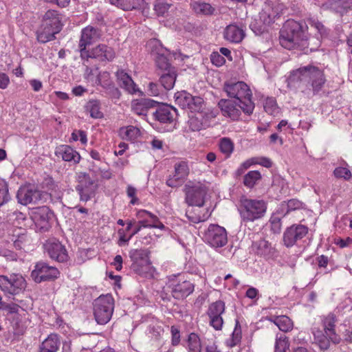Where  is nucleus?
Listing matches in <instances>:
<instances>
[{"mask_svg":"<svg viewBox=\"0 0 352 352\" xmlns=\"http://www.w3.org/2000/svg\"><path fill=\"white\" fill-rule=\"evenodd\" d=\"M307 25L305 21L287 20L280 31V45L287 50L305 47L307 41Z\"/></svg>","mask_w":352,"mask_h":352,"instance_id":"obj_1","label":"nucleus"},{"mask_svg":"<svg viewBox=\"0 0 352 352\" xmlns=\"http://www.w3.org/2000/svg\"><path fill=\"white\" fill-rule=\"evenodd\" d=\"M288 80L290 83H300L302 86H311L314 92L319 91L325 82L322 70L314 66H305L291 72Z\"/></svg>","mask_w":352,"mask_h":352,"instance_id":"obj_2","label":"nucleus"},{"mask_svg":"<svg viewBox=\"0 0 352 352\" xmlns=\"http://www.w3.org/2000/svg\"><path fill=\"white\" fill-rule=\"evenodd\" d=\"M223 90L230 98L242 104L240 107L245 114L252 113L254 103L252 100V91L246 83L243 81L228 82L224 84Z\"/></svg>","mask_w":352,"mask_h":352,"instance_id":"obj_3","label":"nucleus"},{"mask_svg":"<svg viewBox=\"0 0 352 352\" xmlns=\"http://www.w3.org/2000/svg\"><path fill=\"white\" fill-rule=\"evenodd\" d=\"M129 254L132 262L131 267L135 273L144 277L151 275L153 267L147 249L131 250Z\"/></svg>","mask_w":352,"mask_h":352,"instance_id":"obj_4","label":"nucleus"},{"mask_svg":"<svg viewBox=\"0 0 352 352\" xmlns=\"http://www.w3.org/2000/svg\"><path fill=\"white\" fill-rule=\"evenodd\" d=\"M114 309V300L111 295L99 296L94 303V315L99 324H105L111 319Z\"/></svg>","mask_w":352,"mask_h":352,"instance_id":"obj_5","label":"nucleus"},{"mask_svg":"<svg viewBox=\"0 0 352 352\" xmlns=\"http://www.w3.org/2000/svg\"><path fill=\"white\" fill-rule=\"evenodd\" d=\"M166 287L172 296L177 300L184 299L194 291V284L181 275L168 277Z\"/></svg>","mask_w":352,"mask_h":352,"instance_id":"obj_6","label":"nucleus"},{"mask_svg":"<svg viewBox=\"0 0 352 352\" xmlns=\"http://www.w3.org/2000/svg\"><path fill=\"white\" fill-rule=\"evenodd\" d=\"M266 210L263 201L245 199L241 201L240 214L243 220L253 221L262 217Z\"/></svg>","mask_w":352,"mask_h":352,"instance_id":"obj_7","label":"nucleus"},{"mask_svg":"<svg viewBox=\"0 0 352 352\" xmlns=\"http://www.w3.org/2000/svg\"><path fill=\"white\" fill-rule=\"evenodd\" d=\"M185 200L189 206L201 207L208 192L206 186L200 182H188L184 186Z\"/></svg>","mask_w":352,"mask_h":352,"instance_id":"obj_8","label":"nucleus"},{"mask_svg":"<svg viewBox=\"0 0 352 352\" xmlns=\"http://www.w3.org/2000/svg\"><path fill=\"white\" fill-rule=\"evenodd\" d=\"M26 287V281L19 274H12L9 276L0 275V288L5 294L16 295Z\"/></svg>","mask_w":352,"mask_h":352,"instance_id":"obj_9","label":"nucleus"},{"mask_svg":"<svg viewBox=\"0 0 352 352\" xmlns=\"http://www.w3.org/2000/svg\"><path fill=\"white\" fill-rule=\"evenodd\" d=\"M204 241L214 248L223 247L228 243L226 229L217 224H210L204 231Z\"/></svg>","mask_w":352,"mask_h":352,"instance_id":"obj_10","label":"nucleus"},{"mask_svg":"<svg viewBox=\"0 0 352 352\" xmlns=\"http://www.w3.org/2000/svg\"><path fill=\"white\" fill-rule=\"evenodd\" d=\"M78 184L76 190L80 195V199L82 201H87L95 196L97 184L90 177L89 175L80 172L77 174Z\"/></svg>","mask_w":352,"mask_h":352,"instance_id":"obj_11","label":"nucleus"},{"mask_svg":"<svg viewBox=\"0 0 352 352\" xmlns=\"http://www.w3.org/2000/svg\"><path fill=\"white\" fill-rule=\"evenodd\" d=\"M58 270L50 266L45 262H38L36 264L34 270L31 273V276L36 283L53 280L58 277Z\"/></svg>","mask_w":352,"mask_h":352,"instance_id":"obj_12","label":"nucleus"},{"mask_svg":"<svg viewBox=\"0 0 352 352\" xmlns=\"http://www.w3.org/2000/svg\"><path fill=\"white\" fill-rule=\"evenodd\" d=\"M225 302L222 300H217L208 307L206 314L209 318V324L217 331L222 329L223 324L222 315L225 313Z\"/></svg>","mask_w":352,"mask_h":352,"instance_id":"obj_13","label":"nucleus"},{"mask_svg":"<svg viewBox=\"0 0 352 352\" xmlns=\"http://www.w3.org/2000/svg\"><path fill=\"white\" fill-rule=\"evenodd\" d=\"M101 36V32L98 28L88 25L81 31V36L79 41V51L80 56H87V45H90L96 42Z\"/></svg>","mask_w":352,"mask_h":352,"instance_id":"obj_14","label":"nucleus"},{"mask_svg":"<svg viewBox=\"0 0 352 352\" xmlns=\"http://www.w3.org/2000/svg\"><path fill=\"white\" fill-rule=\"evenodd\" d=\"M308 233V228L301 224H294L287 228L283 234V243L287 248L294 246Z\"/></svg>","mask_w":352,"mask_h":352,"instance_id":"obj_15","label":"nucleus"},{"mask_svg":"<svg viewBox=\"0 0 352 352\" xmlns=\"http://www.w3.org/2000/svg\"><path fill=\"white\" fill-rule=\"evenodd\" d=\"M87 56H80L81 58L86 60L89 58H94L103 62L111 61L116 56L114 50L105 44H99L91 51L87 50Z\"/></svg>","mask_w":352,"mask_h":352,"instance_id":"obj_16","label":"nucleus"},{"mask_svg":"<svg viewBox=\"0 0 352 352\" xmlns=\"http://www.w3.org/2000/svg\"><path fill=\"white\" fill-rule=\"evenodd\" d=\"M53 217V212L47 206L36 208L31 216L37 228L46 231L50 228V221Z\"/></svg>","mask_w":352,"mask_h":352,"instance_id":"obj_17","label":"nucleus"},{"mask_svg":"<svg viewBox=\"0 0 352 352\" xmlns=\"http://www.w3.org/2000/svg\"><path fill=\"white\" fill-rule=\"evenodd\" d=\"M189 174V168L186 162H179L174 166V173L166 180L167 186L171 188L180 186Z\"/></svg>","mask_w":352,"mask_h":352,"instance_id":"obj_18","label":"nucleus"},{"mask_svg":"<svg viewBox=\"0 0 352 352\" xmlns=\"http://www.w3.org/2000/svg\"><path fill=\"white\" fill-rule=\"evenodd\" d=\"M49 256L58 262H65L68 254L65 246L56 239H49L44 245Z\"/></svg>","mask_w":352,"mask_h":352,"instance_id":"obj_19","label":"nucleus"},{"mask_svg":"<svg viewBox=\"0 0 352 352\" xmlns=\"http://www.w3.org/2000/svg\"><path fill=\"white\" fill-rule=\"evenodd\" d=\"M240 106H242L241 103L228 99H221L218 102V107L220 108L223 116L230 118L232 120L239 119L242 111Z\"/></svg>","mask_w":352,"mask_h":352,"instance_id":"obj_20","label":"nucleus"},{"mask_svg":"<svg viewBox=\"0 0 352 352\" xmlns=\"http://www.w3.org/2000/svg\"><path fill=\"white\" fill-rule=\"evenodd\" d=\"M320 319L323 330L329 336L331 342L334 344H339L341 341V338L336 331V316L333 313H329L327 315L322 316Z\"/></svg>","mask_w":352,"mask_h":352,"instance_id":"obj_21","label":"nucleus"},{"mask_svg":"<svg viewBox=\"0 0 352 352\" xmlns=\"http://www.w3.org/2000/svg\"><path fill=\"white\" fill-rule=\"evenodd\" d=\"M156 120L162 124H171L177 116V109L172 106L163 105L153 113Z\"/></svg>","mask_w":352,"mask_h":352,"instance_id":"obj_22","label":"nucleus"},{"mask_svg":"<svg viewBox=\"0 0 352 352\" xmlns=\"http://www.w3.org/2000/svg\"><path fill=\"white\" fill-rule=\"evenodd\" d=\"M54 153L57 157H60L65 162H72L74 164H78L81 158L78 152L66 144L56 146Z\"/></svg>","mask_w":352,"mask_h":352,"instance_id":"obj_23","label":"nucleus"},{"mask_svg":"<svg viewBox=\"0 0 352 352\" xmlns=\"http://www.w3.org/2000/svg\"><path fill=\"white\" fill-rule=\"evenodd\" d=\"M16 197L20 204L26 206L39 201L41 199V193L36 189L22 188L18 190Z\"/></svg>","mask_w":352,"mask_h":352,"instance_id":"obj_24","label":"nucleus"},{"mask_svg":"<svg viewBox=\"0 0 352 352\" xmlns=\"http://www.w3.org/2000/svg\"><path fill=\"white\" fill-rule=\"evenodd\" d=\"M157 102L149 98L134 100L131 102L132 111L139 116H146L151 108L155 107Z\"/></svg>","mask_w":352,"mask_h":352,"instance_id":"obj_25","label":"nucleus"},{"mask_svg":"<svg viewBox=\"0 0 352 352\" xmlns=\"http://www.w3.org/2000/svg\"><path fill=\"white\" fill-rule=\"evenodd\" d=\"M117 80L120 86L131 94L137 93L139 90L131 77L124 70L116 72Z\"/></svg>","mask_w":352,"mask_h":352,"instance_id":"obj_26","label":"nucleus"},{"mask_svg":"<svg viewBox=\"0 0 352 352\" xmlns=\"http://www.w3.org/2000/svg\"><path fill=\"white\" fill-rule=\"evenodd\" d=\"M148 0H111V3L123 10H140L148 5Z\"/></svg>","mask_w":352,"mask_h":352,"instance_id":"obj_27","label":"nucleus"},{"mask_svg":"<svg viewBox=\"0 0 352 352\" xmlns=\"http://www.w3.org/2000/svg\"><path fill=\"white\" fill-rule=\"evenodd\" d=\"M245 36V32L242 28L235 24H230L224 31V38L231 43H240Z\"/></svg>","mask_w":352,"mask_h":352,"instance_id":"obj_28","label":"nucleus"},{"mask_svg":"<svg viewBox=\"0 0 352 352\" xmlns=\"http://www.w3.org/2000/svg\"><path fill=\"white\" fill-rule=\"evenodd\" d=\"M324 6L340 14L352 10V0H328Z\"/></svg>","mask_w":352,"mask_h":352,"instance_id":"obj_29","label":"nucleus"},{"mask_svg":"<svg viewBox=\"0 0 352 352\" xmlns=\"http://www.w3.org/2000/svg\"><path fill=\"white\" fill-rule=\"evenodd\" d=\"M254 245L256 249V254L266 259L273 258L276 256V250L267 241L260 240L256 242Z\"/></svg>","mask_w":352,"mask_h":352,"instance_id":"obj_30","label":"nucleus"},{"mask_svg":"<svg viewBox=\"0 0 352 352\" xmlns=\"http://www.w3.org/2000/svg\"><path fill=\"white\" fill-rule=\"evenodd\" d=\"M41 24L56 30H60V17L58 12L54 10H50L43 16Z\"/></svg>","mask_w":352,"mask_h":352,"instance_id":"obj_31","label":"nucleus"},{"mask_svg":"<svg viewBox=\"0 0 352 352\" xmlns=\"http://www.w3.org/2000/svg\"><path fill=\"white\" fill-rule=\"evenodd\" d=\"M60 344L58 335L52 333L42 342L39 346V352H57Z\"/></svg>","mask_w":352,"mask_h":352,"instance_id":"obj_32","label":"nucleus"},{"mask_svg":"<svg viewBox=\"0 0 352 352\" xmlns=\"http://www.w3.org/2000/svg\"><path fill=\"white\" fill-rule=\"evenodd\" d=\"M160 75V82L164 89L166 90L173 89L177 76L176 69H170L167 72H162Z\"/></svg>","mask_w":352,"mask_h":352,"instance_id":"obj_33","label":"nucleus"},{"mask_svg":"<svg viewBox=\"0 0 352 352\" xmlns=\"http://www.w3.org/2000/svg\"><path fill=\"white\" fill-rule=\"evenodd\" d=\"M60 31L44 26L41 24L40 28L36 31V38L38 42L45 43L55 38V34Z\"/></svg>","mask_w":352,"mask_h":352,"instance_id":"obj_34","label":"nucleus"},{"mask_svg":"<svg viewBox=\"0 0 352 352\" xmlns=\"http://www.w3.org/2000/svg\"><path fill=\"white\" fill-rule=\"evenodd\" d=\"M271 322H272L275 325H276L278 329L284 332L289 331L293 328V322L291 319L286 316H279L275 317H271L269 319Z\"/></svg>","mask_w":352,"mask_h":352,"instance_id":"obj_35","label":"nucleus"},{"mask_svg":"<svg viewBox=\"0 0 352 352\" xmlns=\"http://www.w3.org/2000/svg\"><path fill=\"white\" fill-rule=\"evenodd\" d=\"M85 109L91 118H100L103 116L100 111V102L98 100H90L88 101L85 106Z\"/></svg>","mask_w":352,"mask_h":352,"instance_id":"obj_36","label":"nucleus"},{"mask_svg":"<svg viewBox=\"0 0 352 352\" xmlns=\"http://www.w3.org/2000/svg\"><path fill=\"white\" fill-rule=\"evenodd\" d=\"M161 50H162V49L155 53V63L157 68L161 70V72H167L170 70V69H175V67L170 65L167 57L161 52Z\"/></svg>","mask_w":352,"mask_h":352,"instance_id":"obj_37","label":"nucleus"},{"mask_svg":"<svg viewBox=\"0 0 352 352\" xmlns=\"http://www.w3.org/2000/svg\"><path fill=\"white\" fill-rule=\"evenodd\" d=\"M190 6L195 13L199 14H211L214 10L210 3L202 1H193Z\"/></svg>","mask_w":352,"mask_h":352,"instance_id":"obj_38","label":"nucleus"},{"mask_svg":"<svg viewBox=\"0 0 352 352\" xmlns=\"http://www.w3.org/2000/svg\"><path fill=\"white\" fill-rule=\"evenodd\" d=\"M187 349L188 352H201L202 346L199 336L195 333L188 335L187 339Z\"/></svg>","mask_w":352,"mask_h":352,"instance_id":"obj_39","label":"nucleus"},{"mask_svg":"<svg viewBox=\"0 0 352 352\" xmlns=\"http://www.w3.org/2000/svg\"><path fill=\"white\" fill-rule=\"evenodd\" d=\"M175 103L182 109H187L193 96L186 91L177 92L175 94Z\"/></svg>","mask_w":352,"mask_h":352,"instance_id":"obj_40","label":"nucleus"},{"mask_svg":"<svg viewBox=\"0 0 352 352\" xmlns=\"http://www.w3.org/2000/svg\"><path fill=\"white\" fill-rule=\"evenodd\" d=\"M242 338L241 325L238 320H236L234 329L231 335V338L226 340V344L230 347H233L240 343Z\"/></svg>","mask_w":352,"mask_h":352,"instance_id":"obj_41","label":"nucleus"},{"mask_svg":"<svg viewBox=\"0 0 352 352\" xmlns=\"http://www.w3.org/2000/svg\"><path fill=\"white\" fill-rule=\"evenodd\" d=\"M261 179V175L258 170L249 171L243 178V184L250 188L254 186L258 181Z\"/></svg>","mask_w":352,"mask_h":352,"instance_id":"obj_42","label":"nucleus"},{"mask_svg":"<svg viewBox=\"0 0 352 352\" xmlns=\"http://www.w3.org/2000/svg\"><path fill=\"white\" fill-rule=\"evenodd\" d=\"M6 218L8 221L12 223L16 226H19L21 225L22 222L25 220L26 215L25 214L17 210H11L7 214Z\"/></svg>","mask_w":352,"mask_h":352,"instance_id":"obj_43","label":"nucleus"},{"mask_svg":"<svg viewBox=\"0 0 352 352\" xmlns=\"http://www.w3.org/2000/svg\"><path fill=\"white\" fill-rule=\"evenodd\" d=\"M8 184L3 179H0V206L7 204L10 200Z\"/></svg>","mask_w":352,"mask_h":352,"instance_id":"obj_44","label":"nucleus"},{"mask_svg":"<svg viewBox=\"0 0 352 352\" xmlns=\"http://www.w3.org/2000/svg\"><path fill=\"white\" fill-rule=\"evenodd\" d=\"M172 6V3L164 0H157L154 4V10L157 16H164Z\"/></svg>","mask_w":352,"mask_h":352,"instance_id":"obj_45","label":"nucleus"},{"mask_svg":"<svg viewBox=\"0 0 352 352\" xmlns=\"http://www.w3.org/2000/svg\"><path fill=\"white\" fill-rule=\"evenodd\" d=\"M1 309L6 311L8 314H19L21 311H24L25 308L23 304V300H20L19 304L15 302L6 304L3 302Z\"/></svg>","mask_w":352,"mask_h":352,"instance_id":"obj_46","label":"nucleus"},{"mask_svg":"<svg viewBox=\"0 0 352 352\" xmlns=\"http://www.w3.org/2000/svg\"><path fill=\"white\" fill-rule=\"evenodd\" d=\"M219 149L228 157L233 151L234 144L230 139L223 138L219 142Z\"/></svg>","mask_w":352,"mask_h":352,"instance_id":"obj_47","label":"nucleus"},{"mask_svg":"<svg viewBox=\"0 0 352 352\" xmlns=\"http://www.w3.org/2000/svg\"><path fill=\"white\" fill-rule=\"evenodd\" d=\"M120 133L123 139L132 140L138 135L139 129L133 126H128L126 128L121 129Z\"/></svg>","mask_w":352,"mask_h":352,"instance_id":"obj_48","label":"nucleus"},{"mask_svg":"<svg viewBox=\"0 0 352 352\" xmlns=\"http://www.w3.org/2000/svg\"><path fill=\"white\" fill-rule=\"evenodd\" d=\"M264 9H269L270 13L274 12L276 17L278 16L285 9L283 4L278 3L276 1H268L265 3Z\"/></svg>","mask_w":352,"mask_h":352,"instance_id":"obj_49","label":"nucleus"},{"mask_svg":"<svg viewBox=\"0 0 352 352\" xmlns=\"http://www.w3.org/2000/svg\"><path fill=\"white\" fill-rule=\"evenodd\" d=\"M96 82L102 86L104 89L113 85V82L111 79L110 74L107 72H100L97 75Z\"/></svg>","mask_w":352,"mask_h":352,"instance_id":"obj_50","label":"nucleus"},{"mask_svg":"<svg viewBox=\"0 0 352 352\" xmlns=\"http://www.w3.org/2000/svg\"><path fill=\"white\" fill-rule=\"evenodd\" d=\"M289 345L288 339L285 335L277 336L275 343V352H286Z\"/></svg>","mask_w":352,"mask_h":352,"instance_id":"obj_51","label":"nucleus"},{"mask_svg":"<svg viewBox=\"0 0 352 352\" xmlns=\"http://www.w3.org/2000/svg\"><path fill=\"white\" fill-rule=\"evenodd\" d=\"M264 109L270 115H276L278 113L276 101L274 98H267L264 103Z\"/></svg>","mask_w":352,"mask_h":352,"instance_id":"obj_52","label":"nucleus"},{"mask_svg":"<svg viewBox=\"0 0 352 352\" xmlns=\"http://www.w3.org/2000/svg\"><path fill=\"white\" fill-rule=\"evenodd\" d=\"M276 14L274 12L270 13L268 8H263L262 11L259 13V18L263 24L269 25L274 22Z\"/></svg>","mask_w":352,"mask_h":352,"instance_id":"obj_53","label":"nucleus"},{"mask_svg":"<svg viewBox=\"0 0 352 352\" xmlns=\"http://www.w3.org/2000/svg\"><path fill=\"white\" fill-rule=\"evenodd\" d=\"M333 175L337 178H342L344 180H349L352 177V173L349 169L345 167H337L334 171Z\"/></svg>","mask_w":352,"mask_h":352,"instance_id":"obj_54","label":"nucleus"},{"mask_svg":"<svg viewBox=\"0 0 352 352\" xmlns=\"http://www.w3.org/2000/svg\"><path fill=\"white\" fill-rule=\"evenodd\" d=\"M314 341L322 350L328 349L330 346V342H331L329 336H327L325 332L324 334H323Z\"/></svg>","mask_w":352,"mask_h":352,"instance_id":"obj_55","label":"nucleus"},{"mask_svg":"<svg viewBox=\"0 0 352 352\" xmlns=\"http://www.w3.org/2000/svg\"><path fill=\"white\" fill-rule=\"evenodd\" d=\"M204 100L200 97L193 96V100L189 103V107L187 109L190 111H199L202 107Z\"/></svg>","mask_w":352,"mask_h":352,"instance_id":"obj_56","label":"nucleus"},{"mask_svg":"<svg viewBox=\"0 0 352 352\" xmlns=\"http://www.w3.org/2000/svg\"><path fill=\"white\" fill-rule=\"evenodd\" d=\"M309 23L311 28H314L316 30L318 31V34L321 36L326 35V28L321 22L318 21V20L311 19Z\"/></svg>","mask_w":352,"mask_h":352,"instance_id":"obj_57","label":"nucleus"},{"mask_svg":"<svg viewBox=\"0 0 352 352\" xmlns=\"http://www.w3.org/2000/svg\"><path fill=\"white\" fill-rule=\"evenodd\" d=\"M104 89L106 90V94L112 99H119L121 96L120 90L118 88L115 87L114 84L110 85Z\"/></svg>","mask_w":352,"mask_h":352,"instance_id":"obj_58","label":"nucleus"},{"mask_svg":"<svg viewBox=\"0 0 352 352\" xmlns=\"http://www.w3.org/2000/svg\"><path fill=\"white\" fill-rule=\"evenodd\" d=\"M287 213L290 211L298 210L302 208V204L298 199H292L287 201Z\"/></svg>","mask_w":352,"mask_h":352,"instance_id":"obj_59","label":"nucleus"},{"mask_svg":"<svg viewBox=\"0 0 352 352\" xmlns=\"http://www.w3.org/2000/svg\"><path fill=\"white\" fill-rule=\"evenodd\" d=\"M210 60L212 63L217 67L221 66L226 62L223 56L218 52H212L210 56Z\"/></svg>","mask_w":352,"mask_h":352,"instance_id":"obj_60","label":"nucleus"},{"mask_svg":"<svg viewBox=\"0 0 352 352\" xmlns=\"http://www.w3.org/2000/svg\"><path fill=\"white\" fill-rule=\"evenodd\" d=\"M72 138L74 141L79 139L82 144H86L87 142V134L84 131L79 130L77 132H73Z\"/></svg>","mask_w":352,"mask_h":352,"instance_id":"obj_61","label":"nucleus"},{"mask_svg":"<svg viewBox=\"0 0 352 352\" xmlns=\"http://www.w3.org/2000/svg\"><path fill=\"white\" fill-rule=\"evenodd\" d=\"M147 93L150 96H157L161 93V89L158 85L155 82H149L148 85Z\"/></svg>","mask_w":352,"mask_h":352,"instance_id":"obj_62","label":"nucleus"},{"mask_svg":"<svg viewBox=\"0 0 352 352\" xmlns=\"http://www.w3.org/2000/svg\"><path fill=\"white\" fill-rule=\"evenodd\" d=\"M149 218L151 219V223H150L151 228H159L160 230L165 229L164 225L159 220L156 215L151 213Z\"/></svg>","mask_w":352,"mask_h":352,"instance_id":"obj_63","label":"nucleus"},{"mask_svg":"<svg viewBox=\"0 0 352 352\" xmlns=\"http://www.w3.org/2000/svg\"><path fill=\"white\" fill-rule=\"evenodd\" d=\"M170 332L172 336V344L173 346H177L180 342L179 331L176 327L172 326L170 328Z\"/></svg>","mask_w":352,"mask_h":352,"instance_id":"obj_64","label":"nucleus"}]
</instances>
